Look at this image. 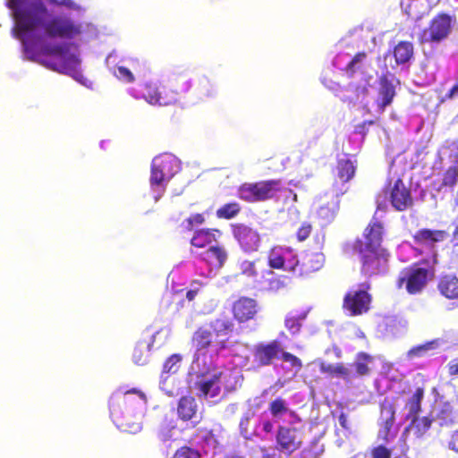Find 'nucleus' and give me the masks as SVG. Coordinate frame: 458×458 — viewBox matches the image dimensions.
Returning a JSON list of instances; mask_svg holds the SVG:
<instances>
[{
  "instance_id": "nucleus-1",
  "label": "nucleus",
  "mask_w": 458,
  "mask_h": 458,
  "mask_svg": "<svg viewBox=\"0 0 458 458\" xmlns=\"http://www.w3.org/2000/svg\"><path fill=\"white\" fill-rule=\"evenodd\" d=\"M15 20V36L21 38L28 32L43 30L49 38H72L80 32L71 21L53 17L43 0H11Z\"/></svg>"
},
{
  "instance_id": "nucleus-2",
  "label": "nucleus",
  "mask_w": 458,
  "mask_h": 458,
  "mask_svg": "<svg viewBox=\"0 0 458 458\" xmlns=\"http://www.w3.org/2000/svg\"><path fill=\"white\" fill-rule=\"evenodd\" d=\"M233 324L216 318L209 325L199 327L191 339V347L194 349L193 361L198 362L205 358L208 350L212 349L216 354L228 347V335L233 331Z\"/></svg>"
},
{
  "instance_id": "nucleus-3",
  "label": "nucleus",
  "mask_w": 458,
  "mask_h": 458,
  "mask_svg": "<svg viewBox=\"0 0 458 458\" xmlns=\"http://www.w3.org/2000/svg\"><path fill=\"white\" fill-rule=\"evenodd\" d=\"M33 59L53 71L76 77L81 61L75 54L70 53V44H45Z\"/></svg>"
},
{
  "instance_id": "nucleus-4",
  "label": "nucleus",
  "mask_w": 458,
  "mask_h": 458,
  "mask_svg": "<svg viewBox=\"0 0 458 458\" xmlns=\"http://www.w3.org/2000/svg\"><path fill=\"white\" fill-rule=\"evenodd\" d=\"M191 83L189 80L182 75H177L169 81L167 87L160 91L155 85L145 84L143 89V98L151 105L167 106L175 103L178 97L189 92Z\"/></svg>"
},
{
  "instance_id": "nucleus-5",
  "label": "nucleus",
  "mask_w": 458,
  "mask_h": 458,
  "mask_svg": "<svg viewBox=\"0 0 458 458\" xmlns=\"http://www.w3.org/2000/svg\"><path fill=\"white\" fill-rule=\"evenodd\" d=\"M282 190L283 185L280 179L244 182L238 188V197L248 203L265 202L276 199Z\"/></svg>"
},
{
  "instance_id": "nucleus-6",
  "label": "nucleus",
  "mask_w": 458,
  "mask_h": 458,
  "mask_svg": "<svg viewBox=\"0 0 458 458\" xmlns=\"http://www.w3.org/2000/svg\"><path fill=\"white\" fill-rule=\"evenodd\" d=\"M180 169V162L172 154L164 153L156 157L151 163V174L149 178L153 189H158L164 193L166 184Z\"/></svg>"
},
{
  "instance_id": "nucleus-7",
  "label": "nucleus",
  "mask_w": 458,
  "mask_h": 458,
  "mask_svg": "<svg viewBox=\"0 0 458 458\" xmlns=\"http://www.w3.org/2000/svg\"><path fill=\"white\" fill-rule=\"evenodd\" d=\"M147 403V397L143 392L136 388L126 391L122 395L113 396L109 401V410L114 421L122 428H127L128 423L124 420L122 408L128 415L134 411L137 406Z\"/></svg>"
},
{
  "instance_id": "nucleus-8",
  "label": "nucleus",
  "mask_w": 458,
  "mask_h": 458,
  "mask_svg": "<svg viewBox=\"0 0 458 458\" xmlns=\"http://www.w3.org/2000/svg\"><path fill=\"white\" fill-rule=\"evenodd\" d=\"M353 251L359 255L360 272L366 276L384 274L388 269V254L385 249L352 246Z\"/></svg>"
},
{
  "instance_id": "nucleus-9",
  "label": "nucleus",
  "mask_w": 458,
  "mask_h": 458,
  "mask_svg": "<svg viewBox=\"0 0 458 458\" xmlns=\"http://www.w3.org/2000/svg\"><path fill=\"white\" fill-rule=\"evenodd\" d=\"M206 284L200 280H192L185 294L182 290L169 293L165 299V305L172 313L180 312L184 308L193 309L196 298L202 293Z\"/></svg>"
},
{
  "instance_id": "nucleus-10",
  "label": "nucleus",
  "mask_w": 458,
  "mask_h": 458,
  "mask_svg": "<svg viewBox=\"0 0 458 458\" xmlns=\"http://www.w3.org/2000/svg\"><path fill=\"white\" fill-rule=\"evenodd\" d=\"M451 30V17L446 13H439L430 21L428 28L421 31L419 41L420 44L440 43L447 38Z\"/></svg>"
},
{
  "instance_id": "nucleus-11",
  "label": "nucleus",
  "mask_w": 458,
  "mask_h": 458,
  "mask_svg": "<svg viewBox=\"0 0 458 458\" xmlns=\"http://www.w3.org/2000/svg\"><path fill=\"white\" fill-rule=\"evenodd\" d=\"M267 265L272 269L288 271L295 275L299 259L291 247L277 245L268 250Z\"/></svg>"
},
{
  "instance_id": "nucleus-12",
  "label": "nucleus",
  "mask_w": 458,
  "mask_h": 458,
  "mask_svg": "<svg viewBox=\"0 0 458 458\" xmlns=\"http://www.w3.org/2000/svg\"><path fill=\"white\" fill-rule=\"evenodd\" d=\"M370 285L361 284L360 288L349 291L344 297L343 308L352 315L368 313L372 305V295L369 293Z\"/></svg>"
},
{
  "instance_id": "nucleus-13",
  "label": "nucleus",
  "mask_w": 458,
  "mask_h": 458,
  "mask_svg": "<svg viewBox=\"0 0 458 458\" xmlns=\"http://www.w3.org/2000/svg\"><path fill=\"white\" fill-rule=\"evenodd\" d=\"M231 232L241 250L245 253L258 251L261 237L258 230L243 223L231 225Z\"/></svg>"
},
{
  "instance_id": "nucleus-14",
  "label": "nucleus",
  "mask_w": 458,
  "mask_h": 458,
  "mask_svg": "<svg viewBox=\"0 0 458 458\" xmlns=\"http://www.w3.org/2000/svg\"><path fill=\"white\" fill-rule=\"evenodd\" d=\"M428 269L425 267H410L405 268L397 280V286L401 288L405 284L410 294L420 293L428 281Z\"/></svg>"
},
{
  "instance_id": "nucleus-15",
  "label": "nucleus",
  "mask_w": 458,
  "mask_h": 458,
  "mask_svg": "<svg viewBox=\"0 0 458 458\" xmlns=\"http://www.w3.org/2000/svg\"><path fill=\"white\" fill-rule=\"evenodd\" d=\"M379 409L377 438L384 442H389L394 437V434H392V428L395 422V409L394 403L387 400H384L380 403Z\"/></svg>"
},
{
  "instance_id": "nucleus-16",
  "label": "nucleus",
  "mask_w": 458,
  "mask_h": 458,
  "mask_svg": "<svg viewBox=\"0 0 458 458\" xmlns=\"http://www.w3.org/2000/svg\"><path fill=\"white\" fill-rule=\"evenodd\" d=\"M276 442L277 451L290 455L301 447L302 441L296 428L279 426Z\"/></svg>"
},
{
  "instance_id": "nucleus-17",
  "label": "nucleus",
  "mask_w": 458,
  "mask_h": 458,
  "mask_svg": "<svg viewBox=\"0 0 458 458\" xmlns=\"http://www.w3.org/2000/svg\"><path fill=\"white\" fill-rule=\"evenodd\" d=\"M281 352L282 344L278 340L259 344L252 351L253 360L259 367H267L272 364L274 359H279Z\"/></svg>"
},
{
  "instance_id": "nucleus-18",
  "label": "nucleus",
  "mask_w": 458,
  "mask_h": 458,
  "mask_svg": "<svg viewBox=\"0 0 458 458\" xmlns=\"http://www.w3.org/2000/svg\"><path fill=\"white\" fill-rule=\"evenodd\" d=\"M390 202L392 207L397 211H405L413 206L410 188L406 187L402 179H397L389 191Z\"/></svg>"
},
{
  "instance_id": "nucleus-19",
  "label": "nucleus",
  "mask_w": 458,
  "mask_h": 458,
  "mask_svg": "<svg viewBox=\"0 0 458 458\" xmlns=\"http://www.w3.org/2000/svg\"><path fill=\"white\" fill-rule=\"evenodd\" d=\"M383 230L382 223L373 218L365 229L364 240L357 239L352 246L360 247V245H362V247L383 249L381 247Z\"/></svg>"
},
{
  "instance_id": "nucleus-20",
  "label": "nucleus",
  "mask_w": 458,
  "mask_h": 458,
  "mask_svg": "<svg viewBox=\"0 0 458 458\" xmlns=\"http://www.w3.org/2000/svg\"><path fill=\"white\" fill-rule=\"evenodd\" d=\"M390 76L391 74L386 72L378 78L379 89L376 105L379 113H383L386 107L393 103L396 95L395 87L390 81Z\"/></svg>"
},
{
  "instance_id": "nucleus-21",
  "label": "nucleus",
  "mask_w": 458,
  "mask_h": 458,
  "mask_svg": "<svg viewBox=\"0 0 458 458\" xmlns=\"http://www.w3.org/2000/svg\"><path fill=\"white\" fill-rule=\"evenodd\" d=\"M325 263V256L321 251L306 253L299 266L295 275L299 276H309L321 269Z\"/></svg>"
},
{
  "instance_id": "nucleus-22",
  "label": "nucleus",
  "mask_w": 458,
  "mask_h": 458,
  "mask_svg": "<svg viewBox=\"0 0 458 458\" xmlns=\"http://www.w3.org/2000/svg\"><path fill=\"white\" fill-rule=\"evenodd\" d=\"M200 259L210 267L220 269L228 259V251L222 245H212L200 254Z\"/></svg>"
},
{
  "instance_id": "nucleus-23",
  "label": "nucleus",
  "mask_w": 458,
  "mask_h": 458,
  "mask_svg": "<svg viewBox=\"0 0 458 458\" xmlns=\"http://www.w3.org/2000/svg\"><path fill=\"white\" fill-rule=\"evenodd\" d=\"M222 235L219 229L216 228H201L196 230L192 238L191 239V244L193 247L202 249L207 246H212L213 242H216L217 238Z\"/></svg>"
},
{
  "instance_id": "nucleus-24",
  "label": "nucleus",
  "mask_w": 458,
  "mask_h": 458,
  "mask_svg": "<svg viewBox=\"0 0 458 458\" xmlns=\"http://www.w3.org/2000/svg\"><path fill=\"white\" fill-rule=\"evenodd\" d=\"M437 290L446 299L458 301V277L454 274L441 276L437 282Z\"/></svg>"
},
{
  "instance_id": "nucleus-25",
  "label": "nucleus",
  "mask_w": 458,
  "mask_h": 458,
  "mask_svg": "<svg viewBox=\"0 0 458 458\" xmlns=\"http://www.w3.org/2000/svg\"><path fill=\"white\" fill-rule=\"evenodd\" d=\"M222 373L214 374L210 378L196 382V388L199 391V396L216 397L221 392L220 378Z\"/></svg>"
},
{
  "instance_id": "nucleus-26",
  "label": "nucleus",
  "mask_w": 458,
  "mask_h": 458,
  "mask_svg": "<svg viewBox=\"0 0 458 458\" xmlns=\"http://www.w3.org/2000/svg\"><path fill=\"white\" fill-rule=\"evenodd\" d=\"M374 358L364 352H360L356 354L354 361L351 364L352 372V378L357 377H367L370 374V364L373 362Z\"/></svg>"
},
{
  "instance_id": "nucleus-27",
  "label": "nucleus",
  "mask_w": 458,
  "mask_h": 458,
  "mask_svg": "<svg viewBox=\"0 0 458 458\" xmlns=\"http://www.w3.org/2000/svg\"><path fill=\"white\" fill-rule=\"evenodd\" d=\"M446 236L444 230L420 229L414 233L413 240L417 244L426 245L442 242Z\"/></svg>"
},
{
  "instance_id": "nucleus-28",
  "label": "nucleus",
  "mask_w": 458,
  "mask_h": 458,
  "mask_svg": "<svg viewBox=\"0 0 458 458\" xmlns=\"http://www.w3.org/2000/svg\"><path fill=\"white\" fill-rule=\"evenodd\" d=\"M336 176L343 183L350 182L355 175L356 165L353 161L348 157L340 158L336 162Z\"/></svg>"
},
{
  "instance_id": "nucleus-29",
  "label": "nucleus",
  "mask_w": 458,
  "mask_h": 458,
  "mask_svg": "<svg viewBox=\"0 0 458 458\" xmlns=\"http://www.w3.org/2000/svg\"><path fill=\"white\" fill-rule=\"evenodd\" d=\"M259 311V305L255 299L240 297L233 305V315H255Z\"/></svg>"
},
{
  "instance_id": "nucleus-30",
  "label": "nucleus",
  "mask_w": 458,
  "mask_h": 458,
  "mask_svg": "<svg viewBox=\"0 0 458 458\" xmlns=\"http://www.w3.org/2000/svg\"><path fill=\"white\" fill-rule=\"evenodd\" d=\"M177 412L181 420L184 421L191 420L197 412V403L194 397H181L178 402Z\"/></svg>"
},
{
  "instance_id": "nucleus-31",
  "label": "nucleus",
  "mask_w": 458,
  "mask_h": 458,
  "mask_svg": "<svg viewBox=\"0 0 458 458\" xmlns=\"http://www.w3.org/2000/svg\"><path fill=\"white\" fill-rule=\"evenodd\" d=\"M424 388L419 386L415 389L412 395L407 400L405 404V409L408 411L406 414L407 420L419 415V413L421 411V403L424 398Z\"/></svg>"
},
{
  "instance_id": "nucleus-32",
  "label": "nucleus",
  "mask_w": 458,
  "mask_h": 458,
  "mask_svg": "<svg viewBox=\"0 0 458 458\" xmlns=\"http://www.w3.org/2000/svg\"><path fill=\"white\" fill-rule=\"evenodd\" d=\"M394 57L397 64L408 63L414 55V47L410 41H400L394 47Z\"/></svg>"
},
{
  "instance_id": "nucleus-33",
  "label": "nucleus",
  "mask_w": 458,
  "mask_h": 458,
  "mask_svg": "<svg viewBox=\"0 0 458 458\" xmlns=\"http://www.w3.org/2000/svg\"><path fill=\"white\" fill-rule=\"evenodd\" d=\"M320 371L331 377H342L345 381H350L352 378V369L341 362L336 364L322 363L320 365Z\"/></svg>"
},
{
  "instance_id": "nucleus-34",
  "label": "nucleus",
  "mask_w": 458,
  "mask_h": 458,
  "mask_svg": "<svg viewBox=\"0 0 458 458\" xmlns=\"http://www.w3.org/2000/svg\"><path fill=\"white\" fill-rule=\"evenodd\" d=\"M153 345V341L140 340L134 347L132 359L138 365H144L148 362L149 352Z\"/></svg>"
},
{
  "instance_id": "nucleus-35",
  "label": "nucleus",
  "mask_w": 458,
  "mask_h": 458,
  "mask_svg": "<svg viewBox=\"0 0 458 458\" xmlns=\"http://www.w3.org/2000/svg\"><path fill=\"white\" fill-rule=\"evenodd\" d=\"M242 211V206L236 201H232L222 205L216 211V216L219 219L230 220L235 218Z\"/></svg>"
},
{
  "instance_id": "nucleus-36",
  "label": "nucleus",
  "mask_w": 458,
  "mask_h": 458,
  "mask_svg": "<svg viewBox=\"0 0 458 458\" xmlns=\"http://www.w3.org/2000/svg\"><path fill=\"white\" fill-rule=\"evenodd\" d=\"M410 420L411 421V425L414 427L415 431L419 436H423L426 434L427 431L431 428L434 421L432 415H427L423 417H419V415H416Z\"/></svg>"
},
{
  "instance_id": "nucleus-37",
  "label": "nucleus",
  "mask_w": 458,
  "mask_h": 458,
  "mask_svg": "<svg viewBox=\"0 0 458 458\" xmlns=\"http://www.w3.org/2000/svg\"><path fill=\"white\" fill-rule=\"evenodd\" d=\"M367 59V53L364 51L358 52L352 59L344 67V72L349 78H352L357 71L361 69V64Z\"/></svg>"
},
{
  "instance_id": "nucleus-38",
  "label": "nucleus",
  "mask_w": 458,
  "mask_h": 458,
  "mask_svg": "<svg viewBox=\"0 0 458 458\" xmlns=\"http://www.w3.org/2000/svg\"><path fill=\"white\" fill-rule=\"evenodd\" d=\"M268 410L274 418H281L289 411V406L284 398L276 397L270 402Z\"/></svg>"
},
{
  "instance_id": "nucleus-39",
  "label": "nucleus",
  "mask_w": 458,
  "mask_h": 458,
  "mask_svg": "<svg viewBox=\"0 0 458 458\" xmlns=\"http://www.w3.org/2000/svg\"><path fill=\"white\" fill-rule=\"evenodd\" d=\"M182 358L180 354L174 353L168 357L163 364L162 372L165 374H174L179 370Z\"/></svg>"
},
{
  "instance_id": "nucleus-40",
  "label": "nucleus",
  "mask_w": 458,
  "mask_h": 458,
  "mask_svg": "<svg viewBox=\"0 0 458 458\" xmlns=\"http://www.w3.org/2000/svg\"><path fill=\"white\" fill-rule=\"evenodd\" d=\"M438 345H439V339H434V340L427 342L423 344H420V345L411 348L409 351L408 355L411 357H420V356L423 355V353H425L430 350L436 349Z\"/></svg>"
},
{
  "instance_id": "nucleus-41",
  "label": "nucleus",
  "mask_w": 458,
  "mask_h": 458,
  "mask_svg": "<svg viewBox=\"0 0 458 458\" xmlns=\"http://www.w3.org/2000/svg\"><path fill=\"white\" fill-rule=\"evenodd\" d=\"M458 180V166L452 165L443 174L442 185L454 187Z\"/></svg>"
},
{
  "instance_id": "nucleus-42",
  "label": "nucleus",
  "mask_w": 458,
  "mask_h": 458,
  "mask_svg": "<svg viewBox=\"0 0 458 458\" xmlns=\"http://www.w3.org/2000/svg\"><path fill=\"white\" fill-rule=\"evenodd\" d=\"M267 274L272 276V277L269 278L268 284H267L268 291L277 292V291L286 287V284L284 283V276H276L271 270H267Z\"/></svg>"
},
{
  "instance_id": "nucleus-43",
  "label": "nucleus",
  "mask_w": 458,
  "mask_h": 458,
  "mask_svg": "<svg viewBox=\"0 0 458 458\" xmlns=\"http://www.w3.org/2000/svg\"><path fill=\"white\" fill-rule=\"evenodd\" d=\"M313 231L312 224L307 221H304L301 224L296 231V240L299 242H303L307 239L310 238Z\"/></svg>"
},
{
  "instance_id": "nucleus-44",
  "label": "nucleus",
  "mask_w": 458,
  "mask_h": 458,
  "mask_svg": "<svg viewBox=\"0 0 458 458\" xmlns=\"http://www.w3.org/2000/svg\"><path fill=\"white\" fill-rule=\"evenodd\" d=\"M173 458H201V455L198 450L184 445L175 451Z\"/></svg>"
},
{
  "instance_id": "nucleus-45",
  "label": "nucleus",
  "mask_w": 458,
  "mask_h": 458,
  "mask_svg": "<svg viewBox=\"0 0 458 458\" xmlns=\"http://www.w3.org/2000/svg\"><path fill=\"white\" fill-rule=\"evenodd\" d=\"M241 272L243 276L250 278H255L258 276L255 262L251 260H244L241 264Z\"/></svg>"
},
{
  "instance_id": "nucleus-46",
  "label": "nucleus",
  "mask_w": 458,
  "mask_h": 458,
  "mask_svg": "<svg viewBox=\"0 0 458 458\" xmlns=\"http://www.w3.org/2000/svg\"><path fill=\"white\" fill-rule=\"evenodd\" d=\"M280 358L284 362H288L292 367L295 368L297 370H300L302 368V362L301 359L288 352H284L283 349L282 352L280 353Z\"/></svg>"
},
{
  "instance_id": "nucleus-47",
  "label": "nucleus",
  "mask_w": 458,
  "mask_h": 458,
  "mask_svg": "<svg viewBox=\"0 0 458 458\" xmlns=\"http://www.w3.org/2000/svg\"><path fill=\"white\" fill-rule=\"evenodd\" d=\"M116 77L119 80H122L128 83L133 82L135 80L132 72L128 68H126L124 66L117 67Z\"/></svg>"
},
{
  "instance_id": "nucleus-48",
  "label": "nucleus",
  "mask_w": 458,
  "mask_h": 458,
  "mask_svg": "<svg viewBox=\"0 0 458 458\" xmlns=\"http://www.w3.org/2000/svg\"><path fill=\"white\" fill-rule=\"evenodd\" d=\"M391 450L385 445H377L371 450L372 458H391Z\"/></svg>"
},
{
  "instance_id": "nucleus-49",
  "label": "nucleus",
  "mask_w": 458,
  "mask_h": 458,
  "mask_svg": "<svg viewBox=\"0 0 458 458\" xmlns=\"http://www.w3.org/2000/svg\"><path fill=\"white\" fill-rule=\"evenodd\" d=\"M318 215L325 221L330 222L334 219L335 214V211L328 206H322L319 208Z\"/></svg>"
},
{
  "instance_id": "nucleus-50",
  "label": "nucleus",
  "mask_w": 458,
  "mask_h": 458,
  "mask_svg": "<svg viewBox=\"0 0 458 458\" xmlns=\"http://www.w3.org/2000/svg\"><path fill=\"white\" fill-rule=\"evenodd\" d=\"M200 89L199 93L202 96L209 97L213 93L212 85L209 81V80L206 77H203L199 81Z\"/></svg>"
},
{
  "instance_id": "nucleus-51",
  "label": "nucleus",
  "mask_w": 458,
  "mask_h": 458,
  "mask_svg": "<svg viewBox=\"0 0 458 458\" xmlns=\"http://www.w3.org/2000/svg\"><path fill=\"white\" fill-rule=\"evenodd\" d=\"M186 222L188 223V229L191 230L194 225H202L205 222V217L202 214L197 213L188 217Z\"/></svg>"
},
{
  "instance_id": "nucleus-52",
  "label": "nucleus",
  "mask_w": 458,
  "mask_h": 458,
  "mask_svg": "<svg viewBox=\"0 0 458 458\" xmlns=\"http://www.w3.org/2000/svg\"><path fill=\"white\" fill-rule=\"evenodd\" d=\"M286 327H288L293 334L300 330L301 325L299 324L296 317H289L284 322Z\"/></svg>"
},
{
  "instance_id": "nucleus-53",
  "label": "nucleus",
  "mask_w": 458,
  "mask_h": 458,
  "mask_svg": "<svg viewBox=\"0 0 458 458\" xmlns=\"http://www.w3.org/2000/svg\"><path fill=\"white\" fill-rule=\"evenodd\" d=\"M447 371L450 377L458 375V361L450 362L447 365Z\"/></svg>"
},
{
  "instance_id": "nucleus-54",
  "label": "nucleus",
  "mask_w": 458,
  "mask_h": 458,
  "mask_svg": "<svg viewBox=\"0 0 458 458\" xmlns=\"http://www.w3.org/2000/svg\"><path fill=\"white\" fill-rule=\"evenodd\" d=\"M458 96V78L455 84L449 89V91L445 94L446 99H452Z\"/></svg>"
},
{
  "instance_id": "nucleus-55",
  "label": "nucleus",
  "mask_w": 458,
  "mask_h": 458,
  "mask_svg": "<svg viewBox=\"0 0 458 458\" xmlns=\"http://www.w3.org/2000/svg\"><path fill=\"white\" fill-rule=\"evenodd\" d=\"M357 98H365L369 94V89L366 85L356 87Z\"/></svg>"
},
{
  "instance_id": "nucleus-56",
  "label": "nucleus",
  "mask_w": 458,
  "mask_h": 458,
  "mask_svg": "<svg viewBox=\"0 0 458 458\" xmlns=\"http://www.w3.org/2000/svg\"><path fill=\"white\" fill-rule=\"evenodd\" d=\"M449 446L452 450L458 453V431L453 435L452 441L449 443Z\"/></svg>"
},
{
  "instance_id": "nucleus-57",
  "label": "nucleus",
  "mask_w": 458,
  "mask_h": 458,
  "mask_svg": "<svg viewBox=\"0 0 458 458\" xmlns=\"http://www.w3.org/2000/svg\"><path fill=\"white\" fill-rule=\"evenodd\" d=\"M273 423L269 420H265L262 421V429L266 433H271L273 431Z\"/></svg>"
},
{
  "instance_id": "nucleus-58",
  "label": "nucleus",
  "mask_w": 458,
  "mask_h": 458,
  "mask_svg": "<svg viewBox=\"0 0 458 458\" xmlns=\"http://www.w3.org/2000/svg\"><path fill=\"white\" fill-rule=\"evenodd\" d=\"M338 420L343 428H349L347 416L344 412L339 415Z\"/></svg>"
},
{
  "instance_id": "nucleus-59",
  "label": "nucleus",
  "mask_w": 458,
  "mask_h": 458,
  "mask_svg": "<svg viewBox=\"0 0 458 458\" xmlns=\"http://www.w3.org/2000/svg\"><path fill=\"white\" fill-rule=\"evenodd\" d=\"M314 239L317 242V244L318 245V249H322L325 242V235L322 234L319 236L318 234H316Z\"/></svg>"
},
{
  "instance_id": "nucleus-60",
  "label": "nucleus",
  "mask_w": 458,
  "mask_h": 458,
  "mask_svg": "<svg viewBox=\"0 0 458 458\" xmlns=\"http://www.w3.org/2000/svg\"><path fill=\"white\" fill-rule=\"evenodd\" d=\"M454 225L453 237L458 240V218L454 222Z\"/></svg>"
},
{
  "instance_id": "nucleus-61",
  "label": "nucleus",
  "mask_w": 458,
  "mask_h": 458,
  "mask_svg": "<svg viewBox=\"0 0 458 458\" xmlns=\"http://www.w3.org/2000/svg\"><path fill=\"white\" fill-rule=\"evenodd\" d=\"M373 123H374V121L369 120V121H365V122H363V124H362V125H363V126H365V125H372Z\"/></svg>"
},
{
  "instance_id": "nucleus-62",
  "label": "nucleus",
  "mask_w": 458,
  "mask_h": 458,
  "mask_svg": "<svg viewBox=\"0 0 458 458\" xmlns=\"http://www.w3.org/2000/svg\"><path fill=\"white\" fill-rule=\"evenodd\" d=\"M225 458H244V457L242 455L233 454V455L226 456Z\"/></svg>"
},
{
  "instance_id": "nucleus-63",
  "label": "nucleus",
  "mask_w": 458,
  "mask_h": 458,
  "mask_svg": "<svg viewBox=\"0 0 458 458\" xmlns=\"http://www.w3.org/2000/svg\"><path fill=\"white\" fill-rule=\"evenodd\" d=\"M313 310L312 307H309L303 313V315H307L308 313L311 312Z\"/></svg>"
},
{
  "instance_id": "nucleus-64",
  "label": "nucleus",
  "mask_w": 458,
  "mask_h": 458,
  "mask_svg": "<svg viewBox=\"0 0 458 458\" xmlns=\"http://www.w3.org/2000/svg\"><path fill=\"white\" fill-rule=\"evenodd\" d=\"M293 201H295V202L297 201V199H298L297 194H295V193L293 194Z\"/></svg>"
}]
</instances>
